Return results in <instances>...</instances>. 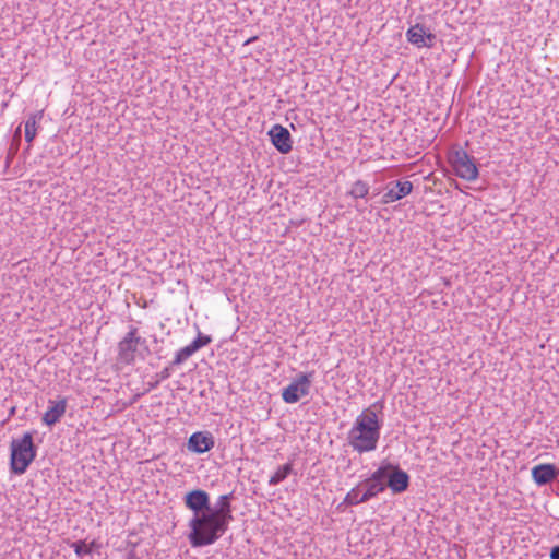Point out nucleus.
Segmentation results:
<instances>
[{
	"mask_svg": "<svg viewBox=\"0 0 559 559\" xmlns=\"http://www.w3.org/2000/svg\"><path fill=\"white\" fill-rule=\"evenodd\" d=\"M359 486H361L364 502L377 497L386 489V485L383 483V472L376 469L369 478L360 481Z\"/></svg>",
	"mask_w": 559,
	"mask_h": 559,
	"instance_id": "obj_8",
	"label": "nucleus"
},
{
	"mask_svg": "<svg viewBox=\"0 0 559 559\" xmlns=\"http://www.w3.org/2000/svg\"><path fill=\"white\" fill-rule=\"evenodd\" d=\"M95 545H96V543L93 540L90 545H87V547H91V550H92L93 548H95Z\"/></svg>",
	"mask_w": 559,
	"mask_h": 559,
	"instance_id": "obj_26",
	"label": "nucleus"
},
{
	"mask_svg": "<svg viewBox=\"0 0 559 559\" xmlns=\"http://www.w3.org/2000/svg\"><path fill=\"white\" fill-rule=\"evenodd\" d=\"M20 132H21V129L19 128V129L16 130V132H15V135H19V134H20Z\"/></svg>",
	"mask_w": 559,
	"mask_h": 559,
	"instance_id": "obj_28",
	"label": "nucleus"
},
{
	"mask_svg": "<svg viewBox=\"0 0 559 559\" xmlns=\"http://www.w3.org/2000/svg\"><path fill=\"white\" fill-rule=\"evenodd\" d=\"M413 191V183L407 180H396L388 185L386 191L383 194L382 202L384 204L396 202L404 197L411 194Z\"/></svg>",
	"mask_w": 559,
	"mask_h": 559,
	"instance_id": "obj_11",
	"label": "nucleus"
},
{
	"mask_svg": "<svg viewBox=\"0 0 559 559\" xmlns=\"http://www.w3.org/2000/svg\"><path fill=\"white\" fill-rule=\"evenodd\" d=\"M254 39H255V37L250 38V39H248L246 43H247V44H248V43H251V41H253Z\"/></svg>",
	"mask_w": 559,
	"mask_h": 559,
	"instance_id": "obj_27",
	"label": "nucleus"
},
{
	"mask_svg": "<svg viewBox=\"0 0 559 559\" xmlns=\"http://www.w3.org/2000/svg\"><path fill=\"white\" fill-rule=\"evenodd\" d=\"M449 162L457 177L467 181H474L478 178V168L474 158L464 150L453 151L449 156Z\"/></svg>",
	"mask_w": 559,
	"mask_h": 559,
	"instance_id": "obj_5",
	"label": "nucleus"
},
{
	"mask_svg": "<svg viewBox=\"0 0 559 559\" xmlns=\"http://www.w3.org/2000/svg\"><path fill=\"white\" fill-rule=\"evenodd\" d=\"M557 486L559 487V480H557Z\"/></svg>",
	"mask_w": 559,
	"mask_h": 559,
	"instance_id": "obj_29",
	"label": "nucleus"
},
{
	"mask_svg": "<svg viewBox=\"0 0 559 559\" xmlns=\"http://www.w3.org/2000/svg\"><path fill=\"white\" fill-rule=\"evenodd\" d=\"M426 27L421 24H415L408 28L406 32L407 40L414 46L421 47H432V43H427L425 40Z\"/></svg>",
	"mask_w": 559,
	"mask_h": 559,
	"instance_id": "obj_14",
	"label": "nucleus"
},
{
	"mask_svg": "<svg viewBox=\"0 0 559 559\" xmlns=\"http://www.w3.org/2000/svg\"><path fill=\"white\" fill-rule=\"evenodd\" d=\"M361 486L359 484L354 487L350 491L347 492V495L344 498L343 503L346 506H358L360 503H365L364 499H361Z\"/></svg>",
	"mask_w": 559,
	"mask_h": 559,
	"instance_id": "obj_19",
	"label": "nucleus"
},
{
	"mask_svg": "<svg viewBox=\"0 0 559 559\" xmlns=\"http://www.w3.org/2000/svg\"><path fill=\"white\" fill-rule=\"evenodd\" d=\"M269 136L272 144L280 153L287 154L292 151V136L285 127L281 124H274L269 131Z\"/></svg>",
	"mask_w": 559,
	"mask_h": 559,
	"instance_id": "obj_10",
	"label": "nucleus"
},
{
	"mask_svg": "<svg viewBox=\"0 0 559 559\" xmlns=\"http://www.w3.org/2000/svg\"><path fill=\"white\" fill-rule=\"evenodd\" d=\"M195 346H197V344L192 345L190 343L189 345H187L183 348H181L180 350H178L176 353L175 358L171 361L170 366H178V365H181L183 361H186L190 356H192L197 352Z\"/></svg>",
	"mask_w": 559,
	"mask_h": 559,
	"instance_id": "obj_18",
	"label": "nucleus"
},
{
	"mask_svg": "<svg viewBox=\"0 0 559 559\" xmlns=\"http://www.w3.org/2000/svg\"><path fill=\"white\" fill-rule=\"evenodd\" d=\"M145 338L139 335L138 328L131 325L117 345V364L121 366L133 365L135 362L138 346L145 344Z\"/></svg>",
	"mask_w": 559,
	"mask_h": 559,
	"instance_id": "obj_4",
	"label": "nucleus"
},
{
	"mask_svg": "<svg viewBox=\"0 0 559 559\" xmlns=\"http://www.w3.org/2000/svg\"><path fill=\"white\" fill-rule=\"evenodd\" d=\"M313 372L299 373L297 378L286 388L283 389L282 399L285 403H297L300 397L310 393Z\"/></svg>",
	"mask_w": 559,
	"mask_h": 559,
	"instance_id": "obj_7",
	"label": "nucleus"
},
{
	"mask_svg": "<svg viewBox=\"0 0 559 559\" xmlns=\"http://www.w3.org/2000/svg\"><path fill=\"white\" fill-rule=\"evenodd\" d=\"M382 407V403L377 402L356 417L347 433V442L354 451L361 454L377 449L381 431L377 412Z\"/></svg>",
	"mask_w": 559,
	"mask_h": 559,
	"instance_id": "obj_2",
	"label": "nucleus"
},
{
	"mask_svg": "<svg viewBox=\"0 0 559 559\" xmlns=\"http://www.w3.org/2000/svg\"><path fill=\"white\" fill-rule=\"evenodd\" d=\"M550 559H559V545L554 546L549 552Z\"/></svg>",
	"mask_w": 559,
	"mask_h": 559,
	"instance_id": "obj_23",
	"label": "nucleus"
},
{
	"mask_svg": "<svg viewBox=\"0 0 559 559\" xmlns=\"http://www.w3.org/2000/svg\"><path fill=\"white\" fill-rule=\"evenodd\" d=\"M71 547L73 548L75 555L80 558L84 555L91 554V547H87L84 540L74 542L72 543Z\"/></svg>",
	"mask_w": 559,
	"mask_h": 559,
	"instance_id": "obj_21",
	"label": "nucleus"
},
{
	"mask_svg": "<svg viewBox=\"0 0 559 559\" xmlns=\"http://www.w3.org/2000/svg\"><path fill=\"white\" fill-rule=\"evenodd\" d=\"M293 472V463H286L277 468V471L270 477L269 485L276 486L284 481Z\"/></svg>",
	"mask_w": 559,
	"mask_h": 559,
	"instance_id": "obj_16",
	"label": "nucleus"
},
{
	"mask_svg": "<svg viewBox=\"0 0 559 559\" xmlns=\"http://www.w3.org/2000/svg\"><path fill=\"white\" fill-rule=\"evenodd\" d=\"M558 476L559 468L550 463L538 464L532 468V478L538 486L547 485Z\"/></svg>",
	"mask_w": 559,
	"mask_h": 559,
	"instance_id": "obj_13",
	"label": "nucleus"
},
{
	"mask_svg": "<svg viewBox=\"0 0 559 559\" xmlns=\"http://www.w3.org/2000/svg\"><path fill=\"white\" fill-rule=\"evenodd\" d=\"M377 471L383 472V483H385L386 487H389L393 493L404 492L408 488L409 476L397 465L386 463L381 465Z\"/></svg>",
	"mask_w": 559,
	"mask_h": 559,
	"instance_id": "obj_6",
	"label": "nucleus"
},
{
	"mask_svg": "<svg viewBox=\"0 0 559 559\" xmlns=\"http://www.w3.org/2000/svg\"><path fill=\"white\" fill-rule=\"evenodd\" d=\"M425 40H426L427 43H432V44H433V43H435V40H436V35H435V34H432V33H430V32H428V29L426 28Z\"/></svg>",
	"mask_w": 559,
	"mask_h": 559,
	"instance_id": "obj_24",
	"label": "nucleus"
},
{
	"mask_svg": "<svg viewBox=\"0 0 559 559\" xmlns=\"http://www.w3.org/2000/svg\"><path fill=\"white\" fill-rule=\"evenodd\" d=\"M34 432H25L21 439H13L11 442V471L22 475L29 464L35 460L37 448L33 442Z\"/></svg>",
	"mask_w": 559,
	"mask_h": 559,
	"instance_id": "obj_3",
	"label": "nucleus"
},
{
	"mask_svg": "<svg viewBox=\"0 0 559 559\" xmlns=\"http://www.w3.org/2000/svg\"><path fill=\"white\" fill-rule=\"evenodd\" d=\"M49 406L47 411L43 415V424H45L48 427H51L60 421L62 416L66 414L67 411V399L61 397L57 401L49 400L48 401Z\"/></svg>",
	"mask_w": 559,
	"mask_h": 559,
	"instance_id": "obj_12",
	"label": "nucleus"
},
{
	"mask_svg": "<svg viewBox=\"0 0 559 559\" xmlns=\"http://www.w3.org/2000/svg\"><path fill=\"white\" fill-rule=\"evenodd\" d=\"M233 498V492L222 495L211 506L210 495L203 489H193L186 493L185 506L193 513L188 523V539L192 547L212 545L226 533L234 519Z\"/></svg>",
	"mask_w": 559,
	"mask_h": 559,
	"instance_id": "obj_1",
	"label": "nucleus"
},
{
	"mask_svg": "<svg viewBox=\"0 0 559 559\" xmlns=\"http://www.w3.org/2000/svg\"><path fill=\"white\" fill-rule=\"evenodd\" d=\"M41 119V112L33 114L28 117L25 122V140L27 143H32L37 134V122Z\"/></svg>",
	"mask_w": 559,
	"mask_h": 559,
	"instance_id": "obj_15",
	"label": "nucleus"
},
{
	"mask_svg": "<svg viewBox=\"0 0 559 559\" xmlns=\"http://www.w3.org/2000/svg\"><path fill=\"white\" fill-rule=\"evenodd\" d=\"M212 342V338L211 336L209 335H203L201 333H199L198 337L195 340H193L191 342L192 345H195V350L198 352L199 349H201L202 347L209 345L210 343Z\"/></svg>",
	"mask_w": 559,
	"mask_h": 559,
	"instance_id": "obj_22",
	"label": "nucleus"
},
{
	"mask_svg": "<svg viewBox=\"0 0 559 559\" xmlns=\"http://www.w3.org/2000/svg\"><path fill=\"white\" fill-rule=\"evenodd\" d=\"M171 374V366H166L162 371L155 374L154 380L147 382V388L145 393L156 389L159 383L166 379H168Z\"/></svg>",
	"mask_w": 559,
	"mask_h": 559,
	"instance_id": "obj_20",
	"label": "nucleus"
},
{
	"mask_svg": "<svg viewBox=\"0 0 559 559\" xmlns=\"http://www.w3.org/2000/svg\"><path fill=\"white\" fill-rule=\"evenodd\" d=\"M369 185L364 180H357L352 185L350 190L348 191V195L354 199L365 198L369 193Z\"/></svg>",
	"mask_w": 559,
	"mask_h": 559,
	"instance_id": "obj_17",
	"label": "nucleus"
},
{
	"mask_svg": "<svg viewBox=\"0 0 559 559\" xmlns=\"http://www.w3.org/2000/svg\"><path fill=\"white\" fill-rule=\"evenodd\" d=\"M127 559H141L139 558L135 552L132 550L128 554Z\"/></svg>",
	"mask_w": 559,
	"mask_h": 559,
	"instance_id": "obj_25",
	"label": "nucleus"
},
{
	"mask_svg": "<svg viewBox=\"0 0 559 559\" xmlns=\"http://www.w3.org/2000/svg\"><path fill=\"white\" fill-rule=\"evenodd\" d=\"M215 439L210 431H198L192 433L187 442V449L195 454H203L212 450Z\"/></svg>",
	"mask_w": 559,
	"mask_h": 559,
	"instance_id": "obj_9",
	"label": "nucleus"
}]
</instances>
